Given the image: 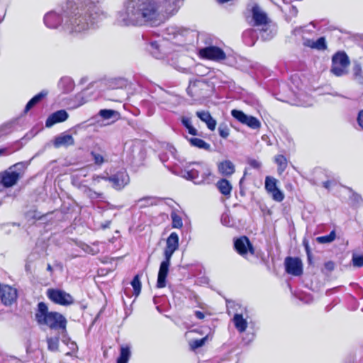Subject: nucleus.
I'll return each instance as SVG.
<instances>
[{
    "mask_svg": "<svg viewBox=\"0 0 363 363\" xmlns=\"http://www.w3.org/2000/svg\"><path fill=\"white\" fill-rule=\"evenodd\" d=\"M35 320L40 325H46L50 329L65 330L67 320L61 313L49 311L44 302H40L35 313Z\"/></svg>",
    "mask_w": 363,
    "mask_h": 363,
    "instance_id": "3",
    "label": "nucleus"
},
{
    "mask_svg": "<svg viewBox=\"0 0 363 363\" xmlns=\"http://www.w3.org/2000/svg\"><path fill=\"white\" fill-rule=\"evenodd\" d=\"M227 219H228V216L227 215L223 214L221 217V222L225 225H228L229 224V220H228Z\"/></svg>",
    "mask_w": 363,
    "mask_h": 363,
    "instance_id": "52",
    "label": "nucleus"
},
{
    "mask_svg": "<svg viewBox=\"0 0 363 363\" xmlns=\"http://www.w3.org/2000/svg\"><path fill=\"white\" fill-rule=\"evenodd\" d=\"M357 122L359 125L363 129V110L360 111L358 114Z\"/></svg>",
    "mask_w": 363,
    "mask_h": 363,
    "instance_id": "49",
    "label": "nucleus"
},
{
    "mask_svg": "<svg viewBox=\"0 0 363 363\" xmlns=\"http://www.w3.org/2000/svg\"><path fill=\"white\" fill-rule=\"evenodd\" d=\"M201 57L213 61H221L226 58L225 52L216 46H207L199 51Z\"/></svg>",
    "mask_w": 363,
    "mask_h": 363,
    "instance_id": "11",
    "label": "nucleus"
},
{
    "mask_svg": "<svg viewBox=\"0 0 363 363\" xmlns=\"http://www.w3.org/2000/svg\"><path fill=\"white\" fill-rule=\"evenodd\" d=\"M171 218L172 221V228H181L183 226L182 218L176 212L172 211L171 213Z\"/></svg>",
    "mask_w": 363,
    "mask_h": 363,
    "instance_id": "36",
    "label": "nucleus"
},
{
    "mask_svg": "<svg viewBox=\"0 0 363 363\" xmlns=\"http://www.w3.org/2000/svg\"><path fill=\"white\" fill-rule=\"evenodd\" d=\"M184 0H126L117 13L120 26H157L176 14Z\"/></svg>",
    "mask_w": 363,
    "mask_h": 363,
    "instance_id": "1",
    "label": "nucleus"
},
{
    "mask_svg": "<svg viewBox=\"0 0 363 363\" xmlns=\"http://www.w3.org/2000/svg\"><path fill=\"white\" fill-rule=\"evenodd\" d=\"M131 286L134 290V294L135 296H138L141 291V282L140 280L139 275H136L134 277L133 280L131 281Z\"/></svg>",
    "mask_w": 363,
    "mask_h": 363,
    "instance_id": "37",
    "label": "nucleus"
},
{
    "mask_svg": "<svg viewBox=\"0 0 363 363\" xmlns=\"http://www.w3.org/2000/svg\"><path fill=\"white\" fill-rule=\"evenodd\" d=\"M188 140L191 145L198 147L199 149H203L206 150H209L211 148L210 144L205 142L203 140L197 138H188Z\"/></svg>",
    "mask_w": 363,
    "mask_h": 363,
    "instance_id": "31",
    "label": "nucleus"
},
{
    "mask_svg": "<svg viewBox=\"0 0 363 363\" xmlns=\"http://www.w3.org/2000/svg\"><path fill=\"white\" fill-rule=\"evenodd\" d=\"M304 45L311 48L316 49L318 50H324L327 48L326 41L324 37H320L316 40H306Z\"/></svg>",
    "mask_w": 363,
    "mask_h": 363,
    "instance_id": "27",
    "label": "nucleus"
},
{
    "mask_svg": "<svg viewBox=\"0 0 363 363\" xmlns=\"http://www.w3.org/2000/svg\"><path fill=\"white\" fill-rule=\"evenodd\" d=\"M207 340V336L201 339L194 340L189 342V346L192 350L202 347Z\"/></svg>",
    "mask_w": 363,
    "mask_h": 363,
    "instance_id": "39",
    "label": "nucleus"
},
{
    "mask_svg": "<svg viewBox=\"0 0 363 363\" xmlns=\"http://www.w3.org/2000/svg\"><path fill=\"white\" fill-rule=\"evenodd\" d=\"M330 184H331V182L330 181H326V182H323V186L325 189H328L330 186Z\"/></svg>",
    "mask_w": 363,
    "mask_h": 363,
    "instance_id": "55",
    "label": "nucleus"
},
{
    "mask_svg": "<svg viewBox=\"0 0 363 363\" xmlns=\"http://www.w3.org/2000/svg\"><path fill=\"white\" fill-rule=\"evenodd\" d=\"M179 247V236L177 233L172 232L167 239V245L164 255L165 258H172L174 252Z\"/></svg>",
    "mask_w": 363,
    "mask_h": 363,
    "instance_id": "19",
    "label": "nucleus"
},
{
    "mask_svg": "<svg viewBox=\"0 0 363 363\" xmlns=\"http://www.w3.org/2000/svg\"><path fill=\"white\" fill-rule=\"evenodd\" d=\"M196 115L200 120L204 122L208 128L211 130H214L216 126V121L212 118L210 113L206 111H196Z\"/></svg>",
    "mask_w": 363,
    "mask_h": 363,
    "instance_id": "23",
    "label": "nucleus"
},
{
    "mask_svg": "<svg viewBox=\"0 0 363 363\" xmlns=\"http://www.w3.org/2000/svg\"><path fill=\"white\" fill-rule=\"evenodd\" d=\"M48 349L51 351H57L58 349L59 339L57 337H50L47 340Z\"/></svg>",
    "mask_w": 363,
    "mask_h": 363,
    "instance_id": "40",
    "label": "nucleus"
},
{
    "mask_svg": "<svg viewBox=\"0 0 363 363\" xmlns=\"http://www.w3.org/2000/svg\"><path fill=\"white\" fill-rule=\"evenodd\" d=\"M284 1H287V0H284Z\"/></svg>",
    "mask_w": 363,
    "mask_h": 363,
    "instance_id": "61",
    "label": "nucleus"
},
{
    "mask_svg": "<svg viewBox=\"0 0 363 363\" xmlns=\"http://www.w3.org/2000/svg\"><path fill=\"white\" fill-rule=\"evenodd\" d=\"M182 123L188 130L189 134L192 135H198V130L191 125V120L190 118L183 116L182 118Z\"/></svg>",
    "mask_w": 363,
    "mask_h": 363,
    "instance_id": "34",
    "label": "nucleus"
},
{
    "mask_svg": "<svg viewBox=\"0 0 363 363\" xmlns=\"http://www.w3.org/2000/svg\"><path fill=\"white\" fill-rule=\"evenodd\" d=\"M211 171L207 166H200L199 169H191L183 172L182 177L192 181L195 184H209L211 183Z\"/></svg>",
    "mask_w": 363,
    "mask_h": 363,
    "instance_id": "6",
    "label": "nucleus"
},
{
    "mask_svg": "<svg viewBox=\"0 0 363 363\" xmlns=\"http://www.w3.org/2000/svg\"><path fill=\"white\" fill-rule=\"evenodd\" d=\"M231 115L240 123L247 125L252 129H259L261 126V123L257 118L248 116L242 111L233 109L231 111Z\"/></svg>",
    "mask_w": 363,
    "mask_h": 363,
    "instance_id": "13",
    "label": "nucleus"
},
{
    "mask_svg": "<svg viewBox=\"0 0 363 363\" xmlns=\"http://www.w3.org/2000/svg\"><path fill=\"white\" fill-rule=\"evenodd\" d=\"M150 45H151V47H152V48H157V49L158 48V44H157V42H152V43H150Z\"/></svg>",
    "mask_w": 363,
    "mask_h": 363,
    "instance_id": "56",
    "label": "nucleus"
},
{
    "mask_svg": "<svg viewBox=\"0 0 363 363\" xmlns=\"http://www.w3.org/2000/svg\"><path fill=\"white\" fill-rule=\"evenodd\" d=\"M17 290L6 284H0V299L5 306H11L17 299Z\"/></svg>",
    "mask_w": 363,
    "mask_h": 363,
    "instance_id": "14",
    "label": "nucleus"
},
{
    "mask_svg": "<svg viewBox=\"0 0 363 363\" xmlns=\"http://www.w3.org/2000/svg\"><path fill=\"white\" fill-rule=\"evenodd\" d=\"M116 113V112L113 110L102 109L99 111V114L104 119H109L112 118Z\"/></svg>",
    "mask_w": 363,
    "mask_h": 363,
    "instance_id": "42",
    "label": "nucleus"
},
{
    "mask_svg": "<svg viewBox=\"0 0 363 363\" xmlns=\"http://www.w3.org/2000/svg\"><path fill=\"white\" fill-rule=\"evenodd\" d=\"M4 152V150H0V155H1Z\"/></svg>",
    "mask_w": 363,
    "mask_h": 363,
    "instance_id": "60",
    "label": "nucleus"
},
{
    "mask_svg": "<svg viewBox=\"0 0 363 363\" xmlns=\"http://www.w3.org/2000/svg\"><path fill=\"white\" fill-rule=\"evenodd\" d=\"M146 157V151L140 141H135L128 147L127 157L128 161L135 167L143 164Z\"/></svg>",
    "mask_w": 363,
    "mask_h": 363,
    "instance_id": "8",
    "label": "nucleus"
},
{
    "mask_svg": "<svg viewBox=\"0 0 363 363\" xmlns=\"http://www.w3.org/2000/svg\"><path fill=\"white\" fill-rule=\"evenodd\" d=\"M218 132L220 137L227 138L229 135V128L226 125L221 124L218 127Z\"/></svg>",
    "mask_w": 363,
    "mask_h": 363,
    "instance_id": "44",
    "label": "nucleus"
},
{
    "mask_svg": "<svg viewBox=\"0 0 363 363\" xmlns=\"http://www.w3.org/2000/svg\"><path fill=\"white\" fill-rule=\"evenodd\" d=\"M99 179L109 181L113 187L118 190L123 189L129 182V177L125 171H120L108 177H96L98 181Z\"/></svg>",
    "mask_w": 363,
    "mask_h": 363,
    "instance_id": "15",
    "label": "nucleus"
},
{
    "mask_svg": "<svg viewBox=\"0 0 363 363\" xmlns=\"http://www.w3.org/2000/svg\"><path fill=\"white\" fill-rule=\"evenodd\" d=\"M277 180L269 176L265 178L264 187L266 191L271 194L272 199L278 202H281L284 199V195L277 186Z\"/></svg>",
    "mask_w": 363,
    "mask_h": 363,
    "instance_id": "16",
    "label": "nucleus"
},
{
    "mask_svg": "<svg viewBox=\"0 0 363 363\" xmlns=\"http://www.w3.org/2000/svg\"><path fill=\"white\" fill-rule=\"evenodd\" d=\"M83 250L89 254L91 255H96L99 252V248L98 247L97 245L93 244V246H89L86 245Z\"/></svg>",
    "mask_w": 363,
    "mask_h": 363,
    "instance_id": "43",
    "label": "nucleus"
},
{
    "mask_svg": "<svg viewBox=\"0 0 363 363\" xmlns=\"http://www.w3.org/2000/svg\"><path fill=\"white\" fill-rule=\"evenodd\" d=\"M195 315L197 318H199L200 320L203 319L205 317L204 313L199 311H195Z\"/></svg>",
    "mask_w": 363,
    "mask_h": 363,
    "instance_id": "53",
    "label": "nucleus"
},
{
    "mask_svg": "<svg viewBox=\"0 0 363 363\" xmlns=\"http://www.w3.org/2000/svg\"><path fill=\"white\" fill-rule=\"evenodd\" d=\"M220 3H225L229 1L230 0H218Z\"/></svg>",
    "mask_w": 363,
    "mask_h": 363,
    "instance_id": "59",
    "label": "nucleus"
},
{
    "mask_svg": "<svg viewBox=\"0 0 363 363\" xmlns=\"http://www.w3.org/2000/svg\"><path fill=\"white\" fill-rule=\"evenodd\" d=\"M248 164L255 169L261 167V162L254 159L249 160Z\"/></svg>",
    "mask_w": 363,
    "mask_h": 363,
    "instance_id": "47",
    "label": "nucleus"
},
{
    "mask_svg": "<svg viewBox=\"0 0 363 363\" xmlns=\"http://www.w3.org/2000/svg\"><path fill=\"white\" fill-rule=\"evenodd\" d=\"M350 59L345 52H337L332 57L330 72L336 77H342L348 73Z\"/></svg>",
    "mask_w": 363,
    "mask_h": 363,
    "instance_id": "7",
    "label": "nucleus"
},
{
    "mask_svg": "<svg viewBox=\"0 0 363 363\" xmlns=\"http://www.w3.org/2000/svg\"><path fill=\"white\" fill-rule=\"evenodd\" d=\"M76 100L77 101L78 103H77V104L74 105L72 106V108H78V107L82 106L83 104H84L87 101V100L86 99H84L83 94H80L76 96Z\"/></svg>",
    "mask_w": 363,
    "mask_h": 363,
    "instance_id": "46",
    "label": "nucleus"
},
{
    "mask_svg": "<svg viewBox=\"0 0 363 363\" xmlns=\"http://www.w3.org/2000/svg\"><path fill=\"white\" fill-rule=\"evenodd\" d=\"M60 83L72 84V82L69 77H65V78L61 79Z\"/></svg>",
    "mask_w": 363,
    "mask_h": 363,
    "instance_id": "54",
    "label": "nucleus"
},
{
    "mask_svg": "<svg viewBox=\"0 0 363 363\" xmlns=\"http://www.w3.org/2000/svg\"><path fill=\"white\" fill-rule=\"evenodd\" d=\"M234 247L236 252L242 257L247 258L248 254L254 255L255 250L246 236H241L234 241Z\"/></svg>",
    "mask_w": 363,
    "mask_h": 363,
    "instance_id": "10",
    "label": "nucleus"
},
{
    "mask_svg": "<svg viewBox=\"0 0 363 363\" xmlns=\"http://www.w3.org/2000/svg\"><path fill=\"white\" fill-rule=\"evenodd\" d=\"M28 164L25 162L16 163L7 169L0 172V191L4 189L12 187L17 184L24 176Z\"/></svg>",
    "mask_w": 363,
    "mask_h": 363,
    "instance_id": "4",
    "label": "nucleus"
},
{
    "mask_svg": "<svg viewBox=\"0 0 363 363\" xmlns=\"http://www.w3.org/2000/svg\"><path fill=\"white\" fill-rule=\"evenodd\" d=\"M218 169L223 176H231L235 171L234 164L228 160H223L218 164Z\"/></svg>",
    "mask_w": 363,
    "mask_h": 363,
    "instance_id": "22",
    "label": "nucleus"
},
{
    "mask_svg": "<svg viewBox=\"0 0 363 363\" xmlns=\"http://www.w3.org/2000/svg\"><path fill=\"white\" fill-rule=\"evenodd\" d=\"M48 95V91L45 90L41 91L40 93L33 96L26 104L25 111H28L35 105L39 103L43 98Z\"/></svg>",
    "mask_w": 363,
    "mask_h": 363,
    "instance_id": "29",
    "label": "nucleus"
},
{
    "mask_svg": "<svg viewBox=\"0 0 363 363\" xmlns=\"http://www.w3.org/2000/svg\"><path fill=\"white\" fill-rule=\"evenodd\" d=\"M276 33L277 27L273 22L267 24L264 28H260L259 29L260 37L264 40L272 39L276 35Z\"/></svg>",
    "mask_w": 363,
    "mask_h": 363,
    "instance_id": "24",
    "label": "nucleus"
},
{
    "mask_svg": "<svg viewBox=\"0 0 363 363\" xmlns=\"http://www.w3.org/2000/svg\"><path fill=\"white\" fill-rule=\"evenodd\" d=\"M303 243V245L305 247V250H306V252L307 253V255H308V257L309 258L310 257V255H311V251H310V247H309L308 242L306 240H304Z\"/></svg>",
    "mask_w": 363,
    "mask_h": 363,
    "instance_id": "50",
    "label": "nucleus"
},
{
    "mask_svg": "<svg viewBox=\"0 0 363 363\" xmlns=\"http://www.w3.org/2000/svg\"><path fill=\"white\" fill-rule=\"evenodd\" d=\"M325 268L328 271H332L334 269V263L333 262H328L325 264Z\"/></svg>",
    "mask_w": 363,
    "mask_h": 363,
    "instance_id": "51",
    "label": "nucleus"
},
{
    "mask_svg": "<svg viewBox=\"0 0 363 363\" xmlns=\"http://www.w3.org/2000/svg\"><path fill=\"white\" fill-rule=\"evenodd\" d=\"M63 31L69 34L84 33L105 18V13L92 2L71 4L65 12Z\"/></svg>",
    "mask_w": 363,
    "mask_h": 363,
    "instance_id": "2",
    "label": "nucleus"
},
{
    "mask_svg": "<svg viewBox=\"0 0 363 363\" xmlns=\"http://www.w3.org/2000/svg\"><path fill=\"white\" fill-rule=\"evenodd\" d=\"M219 191L224 196H230L232 191V185L225 179H221L216 183Z\"/></svg>",
    "mask_w": 363,
    "mask_h": 363,
    "instance_id": "28",
    "label": "nucleus"
},
{
    "mask_svg": "<svg viewBox=\"0 0 363 363\" xmlns=\"http://www.w3.org/2000/svg\"><path fill=\"white\" fill-rule=\"evenodd\" d=\"M254 339L253 334H247L246 337H242V340L245 342V344H250Z\"/></svg>",
    "mask_w": 363,
    "mask_h": 363,
    "instance_id": "48",
    "label": "nucleus"
},
{
    "mask_svg": "<svg viewBox=\"0 0 363 363\" xmlns=\"http://www.w3.org/2000/svg\"><path fill=\"white\" fill-rule=\"evenodd\" d=\"M74 144V140L71 135L62 133L57 136L54 140V146L60 147L62 146L67 147Z\"/></svg>",
    "mask_w": 363,
    "mask_h": 363,
    "instance_id": "26",
    "label": "nucleus"
},
{
    "mask_svg": "<svg viewBox=\"0 0 363 363\" xmlns=\"http://www.w3.org/2000/svg\"><path fill=\"white\" fill-rule=\"evenodd\" d=\"M130 357V349L128 345L121 347L120 355L117 359V363H128Z\"/></svg>",
    "mask_w": 363,
    "mask_h": 363,
    "instance_id": "32",
    "label": "nucleus"
},
{
    "mask_svg": "<svg viewBox=\"0 0 363 363\" xmlns=\"http://www.w3.org/2000/svg\"><path fill=\"white\" fill-rule=\"evenodd\" d=\"M50 11L47 13L44 16V23L49 28L60 29L63 30V26L65 23V12Z\"/></svg>",
    "mask_w": 363,
    "mask_h": 363,
    "instance_id": "9",
    "label": "nucleus"
},
{
    "mask_svg": "<svg viewBox=\"0 0 363 363\" xmlns=\"http://www.w3.org/2000/svg\"><path fill=\"white\" fill-rule=\"evenodd\" d=\"M91 155L94 159V163L97 165H101L106 162L104 156L99 153L91 152Z\"/></svg>",
    "mask_w": 363,
    "mask_h": 363,
    "instance_id": "41",
    "label": "nucleus"
},
{
    "mask_svg": "<svg viewBox=\"0 0 363 363\" xmlns=\"http://www.w3.org/2000/svg\"><path fill=\"white\" fill-rule=\"evenodd\" d=\"M48 296L52 302L62 306H69L74 302L69 294L60 289H49Z\"/></svg>",
    "mask_w": 363,
    "mask_h": 363,
    "instance_id": "12",
    "label": "nucleus"
},
{
    "mask_svg": "<svg viewBox=\"0 0 363 363\" xmlns=\"http://www.w3.org/2000/svg\"><path fill=\"white\" fill-rule=\"evenodd\" d=\"M84 194L91 199L102 198V194L98 193L88 186H84Z\"/></svg>",
    "mask_w": 363,
    "mask_h": 363,
    "instance_id": "38",
    "label": "nucleus"
},
{
    "mask_svg": "<svg viewBox=\"0 0 363 363\" xmlns=\"http://www.w3.org/2000/svg\"><path fill=\"white\" fill-rule=\"evenodd\" d=\"M171 258H165L161 262L157 281V288H164L166 286V278L169 272Z\"/></svg>",
    "mask_w": 363,
    "mask_h": 363,
    "instance_id": "20",
    "label": "nucleus"
},
{
    "mask_svg": "<svg viewBox=\"0 0 363 363\" xmlns=\"http://www.w3.org/2000/svg\"><path fill=\"white\" fill-rule=\"evenodd\" d=\"M233 321L237 330L240 333H244L247 328V317L244 318V315L242 313H235Z\"/></svg>",
    "mask_w": 363,
    "mask_h": 363,
    "instance_id": "25",
    "label": "nucleus"
},
{
    "mask_svg": "<svg viewBox=\"0 0 363 363\" xmlns=\"http://www.w3.org/2000/svg\"><path fill=\"white\" fill-rule=\"evenodd\" d=\"M274 161L278 165L277 171L279 174H281L288 165L286 158L282 155H279L275 157Z\"/></svg>",
    "mask_w": 363,
    "mask_h": 363,
    "instance_id": "33",
    "label": "nucleus"
},
{
    "mask_svg": "<svg viewBox=\"0 0 363 363\" xmlns=\"http://www.w3.org/2000/svg\"><path fill=\"white\" fill-rule=\"evenodd\" d=\"M353 79L357 83L363 84V74L361 65L357 62H354L352 67Z\"/></svg>",
    "mask_w": 363,
    "mask_h": 363,
    "instance_id": "30",
    "label": "nucleus"
},
{
    "mask_svg": "<svg viewBox=\"0 0 363 363\" xmlns=\"http://www.w3.org/2000/svg\"><path fill=\"white\" fill-rule=\"evenodd\" d=\"M252 14L255 26L264 28L267 24L272 22L268 18L267 13L257 5L252 7Z\"/></svg>",
    "mask_w": 363,
    "mask_h": 363,
    "instance_id": "17",
    "label": "nucleus"
},
{
    "mask_svg": "<svg viewBox=\"0 0 363 363\" xmlns=\"http://www.w3.org/2000/svg\"><path fill=\"white\" fill-rule=\"evenodd\" d=\"M353 265L357 267L363 266V255H353L352 257Z\"/></svg>",
    "mask_w": 363,
    "mask_h": 363,
    "instance_id": "45",
    "label": "nucleus"
},
{
    "mask_svg": "<svg viewBox=\"0 0 363 363\" xmlns=\"http://www.w3.org/2000/svg\"><path fill=\"white\" fill-rule=\"evenodd\" d=\"M286 272L294 276H300L303 272L302 262L296 257H288L284 261Z\"/></svg>",
    "mask_w": 363,
    "mask_h": 363,
    "instance_id": "18",
    "label": "nucleus"
},
{
    "mask_svg": "<svg viewBox=\"0 0 363 363\" xmlns=\"http://www.w3.org/2000/svg\"><path fill=\"white\" fill-rule=\"evenodd\" d=\"M336 237V233L335 230H332L329 235L320 236L316 238V240L318 243L325 244V243H330L332 242Z\"/></svg>",
    "mask_w": 363,
    "mask_h": 363,
    "instance_id": "35",
    "label": "nucleus"
},
{
    "mask_svg": "<svg viewBox=\"0 0 363 363\" xmlns=\"http://www.w3.org/2000/svg\"><path fill=\"white\" fill-rule=\"evenodd\" d=\"M47 270L49 271L50 272H52V267L50 264H48L47 265Z\"/></svg>",
    "mask_w": 363,
    "mask_h": 363,
    "instance_id": "57",
    "label": "nucleus"
},
{
    "mask_svg": "<svg viewBox=\"0 0 363 363\" xmlns=\"http://www.w3.org/2000/svg\"><path fill=\"white\" fill-rule=\"evenodd\" d=\"M245 175H246V172H245L243 177L240 179V184L241 185L242 183L244 182V179H245Z\"/></svg>",
    "mask_w": 363,
    "mask_h": 363,
    "instance_id": "58",
    "label": "nucleus"
},
{
    "mask_svg": "<svg viewBox=\"0 0 363 363\" xmlns=\"http://www.w3.org/2000/svg\"><path fill=\"white\" fill-rule=\"evenodd\" d=\"M68 116L65 110L57 111L48 116L45 121V126L50 128L55 123L64 122L68 118Z\"/></svg>",
    "mask_w": 363,
    "mask_h": 363,
    "instance_id": "21",
    "label": "nucleus"
},
{
    "mask_svg": "<svg viewBox=\"0 0 363 363\" xmlns=\"http://www.w3.org/2000/svg\"><path fill=\"white\" fill-rule=\"evenodd\" d=\"M165 33L168 40L179 45L191 43L196 37V33L194 30L174 26L167 27Z\"/></svg>",
    "mask_w": 363,
    "mask_h": 363,
    "instance_id": "5",
    "label": "nucleus"
}]
</instances>
